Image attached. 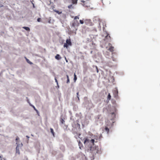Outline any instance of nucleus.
Returning a JSON list of instances; mask_svg holds the SVG:
<instances>
[{
	"label": "nucleus",
	"instance_id": "nucleus-1",
	"mask_svg": "<svg viewBox=\"0 0 160 160\" xmlns=\"http://www.w3.org/2000/svg\"><path fill=\"white\" fill-rule=\"evenodd\" d=\"M22 146V143L20 144H18L17 145V147L16 149V153L19 155L20 154V152L19 149L20 148H21Z\"/></svg>",
	"mask_w": 160,
	"mask_h": 160
},
{
	"label": "nucleus",
	"instance_id": "nucleus-11",
	"mask_svg": "<svg viewBox=\"0 0 160 160\" xmlns=\"http://www.w3.org/2000/svg\"><path fill=\"white\" fill-rule=\"evenodd\" d=\"M72 3L73 4H77L78 0H71Z\"/></svg>",
	"mask_w": 160,
	"mask_h": 160
},
{
	"label": "nucleus",
	"instance_id": "nucleus-34",
	"mask_svg": "<svg viewBox=\"0 0 160 160\" xmlns=\"http://www.w3.org/2000/svg\"><path fill=\"white\" fill-rule=\"evenodd\" d=\"M26 137H27L28 138H29V137L28 136H26Z\"/></svg>",
	"mask_w": 160,
	"mask_h": 160
},
{
	"label": "nucleus",
	"instance_id": "nucleus-20",
	"mask_svg": "<svg viewBox=\"0 0 160 160\" xmlns=\"http://www.w3.org/2000/svg\"><path fill=\"white\" fill-rule=\"evenodd\" d=\"M32 107L33 108H34V110H35L36 111V112H37V113L38 115L39 112H38V111L37 109H36V108L34 106H32Z\"/></svg>",
	"mask_w": 160,
	"mask_h": 160
},
{
	"label": "nucleus",
	"instance_id": "nucleus-10",
	"mask_svg": "<svg viewBox=\"0 0 160 160\" xmlns=\"http://www.w3.org/2000/svg\"><path fill=\"white\" fill-rule=\"evenodd\" d=\"M84 141V143L85 144L87 142H90V140L88 138H85V139Z\"/></svg>",
	"mask_w": 160,
	"mask_h": 160
},
{
	"label": "nucleus",
	"instance_id": "nucleus-25",
	"mask_svg": "<svg viewBox=\"0 0 160 160\" xmlns=\"http://www.w3.org/2000/svg\"><path fill=\"white\" fill-rule=\"evenodd\" d=\"M61 122L62 123V124L64 123L65 122L64 120L62 119H61Z\"/></svg>",
	"mask_w": 160,
	"mask_h": 160
},
{
	"label": "nucleus",
	"instance_id": "nucleus-35",
	"mask_svg": "<svg viewBox=\"0 0 160 160\" xmlns=\"http://www.w3.org/2000/svg\"><path fill=\"white\" fill-rule=\"evenodd\" d=\"M33 4V7H34V4Z\"/></svg>",
	"mask_w": 160,
	"mask_h": 160
},
{
	"label": "nucleus",
	"instance_id": "nucleus-12",
	"mask_svg": "<svg viewBox=\"0 0 160 160\" xmlns=\"http://www.w3.org/2000/svg\"><path fill=\"white\" fill-rule=\"evenodd\" d=\"M27 62L30 64H32V62H30L29 60L28 59V58H27L26 57H25Z\"/></svg>",
	"mask_w": 160,
	"mask_h": 160
},
{
	"label": "nucleus",
	"instance_id": "nucleus-27",
	"mask_svg": "<svg viewBox=\"0 0 160 160\" xmlns=\"http://www.w3.org/2000/svg\"><path fill=\"white\" fill-rule=\"evenodd\" d=\"M80 23L81 24H83L84 23V22H83V20H80Z\"/></svg>",
	"mask_w": 160,
	"mask_h": 160
},
{
	"label": "nucleus",
	"instance_id": "nucleus-24",
	"mask_svg": "<svg viewBox=\"0 0 160 160\" xmlns=\"http://www.w3.org/2000/svg\"><path fill=\"white\" fill-rule=\"evenodd\" d=\"M68 45L67 43H65L64 44V47H66L67 48L68 47Z\"/></svg>",
	"mask_w": 160,
	"mask_h": 160
},
{
	"label": "nucleus",
	"instance_id": "nucleus-14",
	"mask_svg": "<svg viewBox=\"0 0 160 160\" xmlns=\"http://www.w3.org/2000/svg\"><path fill=\"white\" fill-rule=\"evenodd\" d=\"M66 76H67V83H69V82H70L69 78V76L68 75H67Z\"/></svg>",
	"mask_w": 160,
	"mask_h": 160
},
{
	"label": "nucleus",
	"instance_id": "nucleus-22",
	"mask_svg": "<svg viewBox=\"0 0 160 160\" xmlns=\"http://www.w3.org/2000/svg\"><path fill=\"white\" fill-rule=\"evenodd\" d=\"M68 8L69 9L72 8H73V7L72 5H70L68 6Z\"/></svg>",
	"mask_w": 160,
	"mask_h": 160
},
{
	"label": "nucleus",
	"instance_id": "nucleus-17",
	"mask_svg": "<svg viewBox=\"0 0 160 160\" xmlns=\"http://www.w3.org/2000/svg\"><path fill=\"white\" fill-rule=\"evenodd\" d=\"M95 142V140L94 139H92L90 140V142L92 144V145H94V142Z\"/></svg>",
	"mask_w": 160,
	"mask_h": 160
},
{
	"label": "nucleus",
	"instance_id": "nucleus-19",
	"mask_svg": "<svg viewBox=\"0 0 160 160\" xmlns=\"http://www.w3.org/2000/svg\"><path fill=\"white\" fill-rule=\"evenodd\" d=\"M111 96L110 95V93H109L108 96V99L109 100H110L111 99Z\"/></svg>",
	"mask_w": 160,
	"mask_h": 160
},
{
	"label": "nucleus",
	"instance_id": "nucleus-26",
	"mask_svg": "<svg viewBox=\"0 0 160 160\" xmlns=\"http://www.w3.org/2000/svg\"><path fill=\"white\" fill-rule=\"evenodd\" d=\"M112 60L113 61H117L116 59L114 58L113 57H112Z\"/></svg>",
	"mask_w": 160,
	"mask_h": 160
},
{
	"label": "nucleus",
	"instance_id": "nucleus-29",
	"mask_svg": "<svg viewBox=\"0 0 160 160\" xmlns=\"http://www.w3.org/2000/svg\"><path fill=\"white\" fill-rule=\"evenodd\" d=\"M79 19V17L78 16H75L74 17V19L75 20V19Z\"/></svg>",
	"mask_w": 160,
	"mask_h": 160
},
{
	"label": "nucleus",
	"instance_id": "nucleus-36",
	"mask_svg": "<svg viewBox=\"0 0 160 160\" xmlns=\"http://www.w3.org/2000/svg\"><path fill=\"white\" fill-rule=\"evenodd\" d=\"M56 0H54V1H55Z\"/></svg>",
	"mask_w": 160,
	"mask_h": 160
},
{
	"label": "nucleus",
	"instance_id": "nucleus-8",
	"mask_svg": "<svg viewBox=\"0 0 160 160\" xmlns=\"http://www.w3.org/2000/svg\"><path fill=\"white\" fill-rule=\"evenodd\" d=\"M55 58L56 59L58 60H59L61 59V57L60 55L58 54H57L56 55V56H55Z\"/></svg>",
	"mask_w": 160,
	"mask_h": 160
},
{
	"label": "nucleus",
	"instance_id": "nucleus-15",
	"mask_svg": "<svg viewBox=\"0 0 160 160\" xmlns=\"http://www.w3.org/2000/svg\"><path fill=\"white\" fill-rule=\"evenodd\" d=\"M50 129V131H51V133H52V135H53V136L54 137V131H53V129H52V128H51Z\"/></svg>",
	"mask_w": 160,
	"mask_h": 160
},
{
	"label": "nucleus",
	"instance_id": "nucleus-4",
	"mask_svg": "<svg viewBox=\"0 0 160 160\" xmlns=\"http://www.w3.org/2000/svg\"><path fill=\"white\" fill-rule=\"evenodd\" d=\"M81 0V4L84 7H88V4H87V2L86 1H84L83 0ZM88 1V0H86Z\"/></svg>",
	"mask_w": 160,
	"mask_h": 160
},
{
	"label": "nucleus",
	"instance_id": "nucleus-33",
	"mask_svg": "<svg viewBox=\"0 0 160 160\" xmlns=\"http://www.w3.org/2000/svg\"><path fill=\"white\" fill-rule=\"evenodd\" d=\"M65 60H66V62H68V60H67V59H66V57H65Z\"/></svg>",
	"mask_w": 160,
	"mask_h": 160
},
{
	"label": "nucleus",
	"instance_id": "nucleus-23",
	"mask_svg": "<svg viewBox=\"0 0 160 160\" xmlns=\"http://www.w3.org/2000/svg\"><path fill=\"white\" fill-rule=\"evenodd\" d=\"M105 130L108 133L109 132V130L108 127H106L105 128Z\"/></svg>",
	"mask_w": 160,
	"mask_h": 160
},
{
	"label": "nucleus",
	"instance_id": "nucleus-21",
	"mask_svg": "<svg viewBox=\"0 0 160 160\" xmlns=\"http://www.w3.org/2000/svg\"><path fill=\"white\" fill-rule=\"evenodd\" d=\"M77 76H76V75L75 74V73H74V80L75 82L77 80Z\"/></svg>",
	"mask_w": 160,
	"mask_h": 160
},
{
	"label": "nucleus",
	"instance_id": "nucleus-5",
	"mask_svg": "<svg viewBox=\"0 0 160 160\" xmlns=\"http://www.w3.org/2000/svg\"><path fill=\"white\" fill-rule=\"evenodd\" d=\"M118 92L117 90H115L113 92L114 97L116 98V99L118 98Z\"/></svg>",
	"mask_w": 160,
	"mask_h": 160
},
{
	"label": "nucleus",
	"instance_id": "nucleus-31",
	"mask_svg": "<svg viewBox=\"0 0 160 160\" xmlns=\"http://www.w3.org/2000/svg\"><path fill=\"white\" fill-rule=\"evenodd\" d=\"M37 21L38 22H40L41 21V18H38Z\"/></svg>",
	"mask_w": 160,
	"mask_h": 160
},
{
	"label": "nucleus",
	"instance_id": "nucleus-16",
	"mask_svg": "<svg viewBox=\"0 0 160 160\" xmlns=\"http://www.w3.org/2000/svg\"><path fill=\"white\" fill-rule=\"evenodd\" d=\"M19 140V138L18 137H17L16 139V144H18V141Z\"/></svg>",
	"mask_w": 160,
	"mask_h": 160
},
{
	"label": "nucleus",
	"instance_id": "nucleus-9",
	"mask_svg": "<svg viewBox=\"0 0 160 160\" xmlns=\"http://www.w3.org/2000/svg\"><path fill=\"white\" fill-rule=\"evenodd\" d=\"M105 40H110L111 39V37L108 34H107V35L105 37Z\"/></svg>",
	"mask_w": 160,
	"mask_h": 160
},
{
	"label": "nucleus",
	"instance_id": "nucleus-3",
	"mask_svg": "<svg viewBox=\"0 0 160 160\" xmlns=\"http://www.w3.org/2000/svg\"><path fill=\"white\" fill-rule=\"evenodd\" d=\"M79 25V23L77 20H74L72 23V26L75 27L76 26H78Z\"/></svg>",
	"mask_w": 160,
	"mask_h": 160
},
{
	"label": "nucleus",
	"instance_id": "nucleus-28",
	"mask_svg": "<svg viewBox=\"0 0 160 160\" xmlns=\"http://www.w3.org/2000/svg\"><path fill=\"white\" fill-rule=\"evenodd\" d=\"M55 79L56 82L57 83L58 86V87H59V86H58V82L57 80V79L56 78H55Z\"/></svg>",
	"mask_w": 160,
	"mask_h": 160
},
{
	"label": "nucleus",
	"instance_id": "nucleus-6",
	"mask_svg": "<svg viewBox=\"0 0 160 160\" xmlns=\"http://www.w3.org/2000/svg\"><path fill=\"white\" fill-rule=\"evenodd\" d=\"M109 45L110 46V47L108 50H109V51L111 52H113L114 51V47H113L110 46V45H111V44L110 43H109Z\"/></svg>",
	"mask_w": 160,
	"mask_h": 160
},
{
	"label": "nucleus",
	"instance_id": "nucleus-18",
	"mask_svg": "<svg viewBox=\"0 0 160 160\" xmlns=\"http://www.w3.org/2000/svg\"><path fill=\"white\" fill-rule=\"evenodd\" d=\"M54 11L59 14H61L62 13V12H60L57 10H54Z\"/></svg>",
	"mask_w": 160,
	"mask_h": 160
},
{
	"label": "nucleus",
	"instance_id": "nucleus-32",
	"mask_svg": "<svg viewBox=\"0 0 160 160\" xmlns=\"http://www.w3.org/2000/svg\"><path fill=\"white\" fill-rule=\"evenodd\" d=\"M78 144H79V146H80V149H81V147L80 146V144H82V143H81V142H79Z\"/></svg>",
	"mask_w": 160,
	"mask_h": 160
},
{
	"label": "nucleus",
	"instance_id": "nucleus-13",
	"mask_svg": "<svg viewBox=\"0 0 160 160\" xmlns=\"http://www.w3.org/2000/svg\"><path fill=\"white\" fill-rule=\"evenodd\" d=\"M22 28L28 31H29L30 30L29 28L28 27H24Z\"/></svg>",
	"mask_w": 160,
	"mask_h": 160
},
{
	"label": "nucleus",
	"instance_id": "nucleus-7",
	"mask_svg": "<svg viewBox=\"0 0 160 160\" xmlns=\"http://www.w3.org/2000/svg\"><path fill=\"white\" fill-rule=\"evenodd\" d=\"M68 45L71 46L72 43L71 41V40L70 39H67L66 40V43Z\"/></svg>",
	"mask_w": 160,
	"mask_h": 160
},
{
	"label": "nucleus",
	"instance_id": "nucleus-2",
	"mask_svg": "<svg viewBox=\"0 0 160 160\" xmlns=\"http://www.w3.org/2000/svg\"><path fill=\"white\" fill-rule=\"evenodd\" d=\"M85 23L86 25L89 26H92L93 24L91 22L90 19H86L85 20Z\"/></svg>",
	"mask_w": 160,
	"mask_h": 160
},
{
	"label": "nucleus",
	"instance_id": "nucleus-30",
	"mask_svg": "<svg viewBox=\"0 0 160 160\" xmlns=\"http://www.w3.org/2000/svg\"><path fill=\"white\" fill-rule=\"evenodd\" d=\"M77 98H78V100L79 99V97H78V95H79V92H78L77 93Z\"/></svg>",
	"mask_w": 160,
	"mask_h": 160
}]
</instances>
